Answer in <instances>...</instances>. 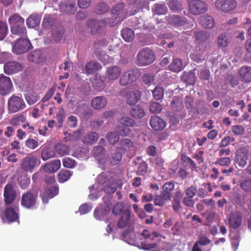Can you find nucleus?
<instances>
[{
    "label": "nucleus",
    "instance_id": "obj_1",
    "mask_svg": "<svg viewBox=\"0 0 251 251\" xmlns=\"http://www.w3.org/2000/svg\"><path fill=\"white\" fill-rule=\"evenodd\" d=\"M161 238V236L156 232L144 229L140 239H138L132 228L130 230L125 231L122 235V240L128 244L150 251H161L163 250Z\"/></svg>",
    "mask_w": 251,
    "mask_h": 251
},
{
    "label": "nucleus",
    "instance_id": "obj_2",
    "mask_svg": "<svg viewBox=\"0 0 251 251\" xmlns=\"http://www.w3.org/2000/svg\"><path fill=\"white\" fill-rule=\"evenodd\" d=\"M124 4L119 3L115 6L111 10L112 14L114 16L115 21L112 23H109L107 21H99L95 19H90L87 22V25L90 28L92 34L96 33L100 29L105 25L109 24L111 26L122 21L127 15L126 11L123 9Z\"/></svg>",
    "mask_w": 251,
    "mask_h": 251
},
{
    "label": "nucleus",
    "instance_id": "obj_3",
    "mask_svg": "<svg viewBox=\"0 0 251 251\" xmlns=\"http://www.w3.org/2000/svg\"><path fill=\"white\" fill-rule=\"evenodd\" d=\"M154 60L153 51L149 48H144L138 53L135 63L139 66H144L152 63Z\"/></svg>",
    "mask_w": 251,
    "mask_h": 251
},
{
    "label": "nucleus",
    "instance_id": "obj_4",
    "mask_svg": "<svg viewBox=\"0 0 251 251\" xmlns=\"http://www.w3.org/2000/svg\"><path fill=\"white\" fill-rule=\"evenodd\" d=\"M109 173H102L100 174L97 178V183L95 184H98L101 187V189H103L106 193H112L116 190V186L113 185H110V181Z\"/></svg>",
    "mask_w": 251,
    "mask_h": 251
},
{
    "label": "nucleus",
    "instance_id": "obj_5",
    "mask_svg": "<svg viewBox=\"0 0 251 251\" xmlns=\"http://www.w3.org/2000/svg\"><path fill=\"white\" fill-rule=\"evenodd\" d=\"M26 104L21 97L13 95L8 100V108L9 113H16L24 109Z\"/></svg>",
    "mask_w": 251,
    "mask_h": 251
},
{
    "label": "nucleus",
    "instance_id": "obj_6",
    "mask_svg": "<svg viewBox=\"0 0 251 251\" xmlns=\"http://www.w3.org/2000/svg\"><path fill=\"white\" fill-rule=\"evenodd\" d=\"M32 47L29 40L19 38L12 43V51L14 53L21 54L27 52Z\"/></svg>",
    "mask_w": 251,
    "mask_h": 251
},
{
    "label": "nucleus",
    "instance_id": "obj_7",
    "mask_svg": "<svg viewBox=\"0 0 251 251\" xmlns=\"http://www.w3.org/2000/svg\"><path fill=\"white\" fill-rule=\"evenodd\" d=\"M121 151H119L117 149L115 152L112 154L111 155L109 160L107 159L101 157L98 159V163L100 167L103 169L108 168L110 166V164L112 165H115L118 164L121 160L122 155Z\"/></svg>",
    "mask_w": 251,
    "mask_h": 251
},
{
    "label": "nucleus",
    "instance_id": "obj_8",
    "mask_svg": "<svg viewBox=\"0 0 251 251\" xmlns=\"http://www.w3.org/2000/svg\"><path fill=\"white\" fill-rule=\"evenodd\" d=\"M39 163L40 161L38 157L33 154H30L23 159L21 167L24 171L31 173L36 165Z\"/></svg>",
    "mask_w": 251,
    "mask_h": 251
},
{
    "label": "nucleus",
    "instance_id": "obj_9",
    "mask_svg": "<svg viewBox=\"0 0 251 251\" xmlns=\"http://www.w3.org/2000/svg\"><path fill=\"white\" fill-rule=\"evenodd\" d=\"M139 75V73L138 70H129L121 76L119 79V83L122 86H126L135 81Z\"/></svg>",
    "mask_w": 251,
    "mask_h": 251
},
{
    "label": "nucleus",
    "instance_id": "obj_10",
    "mask_svg": "<svg viewBox=\"0 0 251 251\" xmlns=\"http://www.w3.org/2000/svg\"><path fill=\"white\" fill-rule=\"evenodd\" d=\"M189 9L194 15L205 12L207 9V5L200 0H189Z\"/></svg>",
    "mask_w": 251,
    "mask_h": 251
},
{
    "label": "nucleus",
    "instance_id": "obj_11",
    "mask_svg": "<svg viewBox=\"0 0 251 251\" xmlns=\"http://www.w3.org/2000/svg\"><path fill=\"white\" fill-rule=\"evenodd\" d=\"M37 195L30 192L23 195L21 200L22 205L27 209H33L36 204Z\"/></svg>",
    "mask_w": 251,
    "mask_h": 251
},
{
    "label": "nucleus",
    "instance_id": "obj_12",
    "mask_svg": "<svg viewBox=\"0 0 251 251\" xmlns=\"http://www.w3.org/2000/svg\"><path fill=\"white\" fill-rule=\"evenodd\" d=\"M13 87V84L10 77L1 74L0 75V94L5 95L10 93Z\"/></svg>",
    "mask_w": 251,
    "mask_h": 251
},
{
    "label": "nucleus",
    "instance_id": "obj_13",
    "mask_svg": "<svg viewBox=\"0 0 251 251\" xmlns=\"http://www.w3.org/2000/svg\"><path fill=\"white\" fill-rule=\"evenodd\" d=\"M19 209L17 205L7 207L5 211V222L12 223L19 220Z\"/></svg>",
    "mask_w": 251,
    "mask_h": 251
},
{
    "label": "nucleus",
    "instance_id": "obj_14",
    "mask_svg": "<svg viewBox=\"0 0 251 251\" xmlns=\"http://www.w3.org/2000/svg\"><path fill=\"white\" fill-rule=\"evenodd\" d=\"M248 159V151L245 148H241L236 151L235 161L239 166L243 168L247 162Z\"/></svg>",
    "mask_w": 251,
    "mask_h": 251
},
{
    "label": "nucleus",
    "instance_id": "obj_15",
    "mask_svg": "<svg viewBox=\"0 0 251 251\" xmlns=\"http://www.w3.org/2000/svg\"><path fill=\"white\" fill-rule=\"evenodd\" d=\"M23 70L22 65L16 61H9L4 65V72L8 75H13L18 73Z\"/></svg>",
    "mask_w": 251,
    "mask_h": 251
},
{
    "label": "nucleus",
    "instance_id": "obj_16",
    "mask_svg": "<svg viewBox=\"0 0 251 251\" xmlns=\"http://www.w3.org/2000/svg\"><path fill=\"white\" fill-rule=\"evenodd\" d=\"M59 192L58 187L57 185L48 186L44 193L41 194L40 196L44 203L48 202V199L53 198Z\"/></svg>",
    "mask_w": 251,
    "mask_h": 251
},
{
    "label": "nucleus",
    "instance_id": "obj_17",
    "mask_svg": "<svg viewBox=\"0 0 251 251\" xmlns=\"http://www.w3.org/2000/svg\"><path fill=\"white\" fill-rule=\"evenodd\" d=\"M237 74L240 80L244 83L251 82V67L244 65L238 70Z\"/></svg>",
    "mask_w": 251,
    "mask_h": 251
},
{
    "label": "nucleus",
    "instance_id": "obj_18",
    "mask_svg": "<svg viewBox=\"0 0 251 251\" xmlns=\"http://www.w3.org/2000/svg\"><path fill=\"white\" fill-rule=\"evenodd\" d=\"M16 192L11 184H7L4 190V201L6 204L12 203L16 197Z\"/></svg>",
    "mask_w": 251,
    "mask_h": 251
},
{
    "label": "nucleus",
    "instance_id": "obj_19",
    "mask_svg": "<svg viewBox=\"0 0 251 251\" xmlns=\"http://www.w3.org/2000/svg\"><path fill=\"white\" fill-rule=\"evenodd\" d=\"M121 72L122 70L121 68L118 66L114 65L107 68L105 76L108 80L114 81L119 78Z\"/></svg>",
    "mask_w": 251,
    "mask_h": 251
},
{
    "label": "nucleus",
    "instance_id": "obj_20",
    "mask_svg": "<svg viewBox=\"0 0 251 251\" xmlns=\"http://www.w3.org/2000/svg\"><path fill=\"white\" fill-rule=\"evenodd\" d=\"M240 80L239 77H238L231 74H226L224 76L222 87L226 89L228 87V85H229L231 87L234 88L239 85Z\"/></svg>",
    "mask_w": 251,
    "mask_h": 251
},
{
    "label": "nucleus",
    "instance_id": "obj_21",
    "mask_svg": "<svg viewBox=\"0 0 251 251\" xmlns=\"http://www.w3.org/2000/svg\"><path fill=\"white\" fill-rule=\"evenodd\" d=\"M150 124L151 127L155 130H162L166 126L165 121L157 116L151 117Z\"/></svg>",
    "mask_w": 251,
    "mask_h": 251
},
{
    "label": "nucleus",
    "instance_id": "obj_22",
    "mask_svg": "<svg viewBox=\"0 0 251 251\" xmlns=\"http://www.w3.org/2000/svg\"><path fill=\"white\" fill-rule=\"evenodd\" d=\"M106 205H100L94 210V216L98 220H102L109 211L108 204Z\"/></svg>",
    "mask_w": 251,
    "mask_h": 251
},
{
    "label": "nucleus",
    "instance_id": "obj_23",
    "mask_svg": "<svg viewBox=\"0 0 251 251\" xmlns=\"http://www.w3.org/2000/svg\"><path fill=\"white\" fill-rule=\"evenodd\" d=\"M104 79L105 78L102 76L98 75H95L92 81V86L94 89L99 92L102 91L106 86Z\"/></svg>",
    "mask_w": 251,
    "mask_h": 251
},
{
    "label": "nucleus",
    "instance_id": "obj_24",
    "mask_svg": "<svg viewBox=\"0 0 251 251\" xmlns=\"http://www.w3.org/2000/svg\"><path fill=\"white\" fill-rule=\"evenodd\" d=\"M121 147L118 148L117 150L122 152L134 151L135 147L133 143L128 138H124L120 141Z\"/></svg>",
    "mask_w": 251,
    "mask_h": 251
},
{
    "label": "nucleus",
    "instance_id": "obj_25",
    "mask_svg": "<svg viewBox=\"0 0 251 251\" xmlns=\"http://www.w3.org/2000/svg\"><path fill=\"white\" fill-rule=\"evenodd\" d=\"M107 104V99L103 96H97L91 101V106L95 109H100L106 106Z\"/></svg>",
    "mask_w": 251,
    "mask_h": 251
},
{
    "label": "nucleus",
    "instance_id": "obj_26",
    "mask_svg": "<svg viewBox=\"0 0 251 251\" xmlns=\"http://www.w3.org/2000/svg\"><path fill=\"white\" fill-rule=\"evenodd\" d=\"M60 9L62 12L74 14L76 10L75 2L71 1L63 2L60 4Z\"/></svg>",
    "mask_w": 251,
    "mask_h": 251
},
{
    "label": "nucleus",
    "instance_id": "obj_27",
    "mask_svg": "<svg viewBox=\"0 0 251 251\" xmlns=\"http://www.w3.org/2000/svg\"><path fill=\"white\" fill-rule=\"evenodd\" d=\"M60 166V160L56 159L46 163L43 167V170L47 173H54L57 171Z\"/></svg>",
    "mask_w": 251,
    "mask_h": 251
},
{
    "label": "nucleus",
    "instance_id": "obj_28",
    "mask_svg": "<svg viewBox=\"0 0 251 251\" xmlns=\"http://www.w3.org/2000/svg\"><path fill=\"white\" fill-rule=\"evenodd\" d=\"M236 6V0H224L221 4V10L227 12L233 10Z\"/></svg>",
    "mask_w": 251,
    "mask_h": 251
},
{
    "label": "nucleus",
    "instance_id": "obj_29",
    "mask_svg": "<svg viewBox=\"0 0 251 251\" xmlns=\"http://www.w3.org/2000/svg\"><path fill=\"white\" fill-rule=\"evenodd\" d=\"M41 17L39 14L31 15L26 19V24L29 28H34L38 26L40 23Z\"/></svg>",
    "mask_w": 251,
    "mask_h": 251
},
{
    "label": "nucleus",
    "instance_id": "obj_30",
    "mask_svg": "<svg viewBox=\"0 0 251 251\" xmlns=\"http://www.w3.org/2000/svg\"><path fill=\"white\" fill-rule=\"evenodd\" d=\"M54 150L60 156H63L69 154L70 151V147L63 143H58L54 146Z\"/></svg>",
    "mask_w": 251,
    "mask_h": 251
},
{
    "label": "nucleus",
    "instance_id": "obj_31",
    "mask_svg": "<svg viewBox=\"0 0 251 251\" xmlns=\"http://www.w3.org/2000/svg\"><path fill=\"white\" fill-rule=\"evenodd\" d=\"M102 68L101 65L95 61L87 63L85 66V71L87 74H92L96 71H100Z\"/></svg>",
    "mask_w": 251,
    "mask_h": 251
},
{
    "label": "nucleus",
    "instance_id": "obj_32",
    "mask_svg": "<svg viewBox=\"0 0 251 251\" xmlns=\"http://www.w3.org/2000/svg\"><path fill=\"white\" fill-rule=\"evenodd\" d=\"M90 194L89 198L90 200H96L100 195V193L103 189H101V187L98 184H94L89 187Z\"/></svg>",
    "mask_w": 251,
    "mask_h": 251
},
{
    "label": "nucleus",
    "instance_id": "obj_33",
    "mask_svg": "<svg viewBox=\"0 0 251 251\" xmlns=\"http://www.w3.org/2000/svg\"><path fill=\"white\" fill-rule=\"evenodd\" d=\"M242 217L238 213L232 214L229 217V223L230 226L234 228H237L241 225Z\"/></svg>",
    "mask_w": 251,
    "mask_h": 251
},
{
    "label": "nucleus",
    "instance_id": "obj_34",
    "mask_svg": "<svg viewBox=\"0 0 251 251\" xmlns=\"http://www.w3.org/2000/svg\"><path fill=\"white\" fill-rule=\"evenodd\" d=\"M168 22L173 26H180L183 25L186 21L183 17L177 15H172L168 18Z\"/></svg>",
    "mask_w": 251,
    "mask_h": 251
},
{
    "label": "nucleus",
    "instance_id": "obj_35",
    "mask_svg": "<svg viewBox=\"0 0 251 251\" xmlns=\"http://www.w3.org/2000/svg\"><path fill=\"white\" fill-rule=\"evenodd\" d=\"M99 135L97 133L91 131L87 133L82 139V142L86 144L93 145L98 140Z\"/></svg>",
    "mask_w": 251,
    "mask_h": 251
},
{
    "label": "nucleus",
    "instance_id": "obj_36",
    "mask_svg": "<svg viewBox=\"0 0 251 251\" xmlns=\"http://www.w3.org/2000/svg\"><path fill=\"white\" fill-rule=\"evenodd\" d=\"M171 195L170 193H163L160 195H157L154 198V204L155 205L162 206L165 204L166 201L171 199Z\"/></svg>",
    "mask_w": 251,
    "mask_h": 251
},
{
    "label": "nucleus",
    "instance_id": "obj_37",
    "mask_svg": "<svg viewBox=\"0 0 251 251\" xmlns=\"http://www.w3.org/2000/svg\"><path fill=\"white\" fill-rule=\"evenodd\" d=\"M141 96L140 92L135 90L130 92L127 95V102L129 105L135 104L139 100Z\"/></svg>",
    "mask_w": 251,
    "mask_h": 251
},
{
    "label": "nucleus",
    "instance_id": "obj_38",
    "mask_svg": "<svg viewBox=\"0 0 251 251\" xmlns=\"http://www.w3.org/2000/svg\"><path fill=\"white\" fill-rule=\"evenodd\" d=\"M11 31L13 34L18 36H25L26 33V28L25 26V23L23 25H18L11 27Z\"/></svg>",
    "mask_w": 251,
    "mask_h": 251
},
{
    "label": "nucleus",
    "instance_id": "obj_39",
    "mask_svg": "<svg viewBox=\"0 0 251 251\" xmlns=\"http://www.w3.org/2000/svg\"><path fill=\"white\" fill-rule=\"evenodd\" d=\"M170 70L175 72H179L183 68L182 60L178 58H175L169 66Z\"/></svg>",
    "mask_w": 251,
    "mask_h": 251
},
{
    "label": "nucleus",
    "instance_id": "obj_40",
    "mask_svg": "<svg viewBox=\"0 0 251 251\" xmlns=\"http://www.w3.org/2000/svg\"><path fill=\"white\" fill-rule=\"evenodd\" d=\"M130 113L132 117L138 119L142 118L145 115L144 110L139 105H137L132 108Z\"/></svg>",
    "mask_w": 251,
    "mask_h": 251
},
{
    "label": "nucleus",
    "instance_id": "obj_41",
    "mask_svg": "<svg viewBox=\"0 0 251 251\" xmlns=\"http://www.w3.org/2000/svg\"><path fill=\"white\" fill-rule=\"evenodd\" d=\"M28 60L36 63H39L43 60L42 52L40 50H36L30 53L28 56Z\"/></svg>",
    "mask_w": 251,
    "mask_h": 251
},
{
    "label": "nucleus",
    "instance_id": "obj_42",
    "mask_svg": "<svg viewBox=\"0 0 251 251\" xmlns=\"http://www.w3.org/2000/svg\"><path fill=\"white\" fill-rule=\"evenodd\" d=\"M10 26H13L19 24L23 25L25 20L18 14H15L11 16L8 20Z\"/></svg>",
    "mask_w": 251,
    "mask_h": 251
},
{
    "label": "nucleus",
    "instance_id": "obj_43",
    "mask_svg": "<svg viewBox=\"0 0 251 251\" xmlns=\"http://www.w3.org/2000/svg\"><path fill=\"white\" fill-rule=\"evenodd\" d=\"M182 79L189 85L193 84L196 80L195 73L194 71L183 73L182 76Z\"/></svg>",
    "mask_w": 251,
    "mask_h": 251
},
{
    "label": "nucleus",
    "instance_id": "obj_44",
    "mask_svg": "<svg viewBox=\"0 0 251 251\" xmlns=\"http://www.w3.org/2000/svg\"><path fill=\"white\" fill-rule=\"evenodd\" d=\"M121 35L123 39L127 42L132 41L134 38V33L130 28L124 29L121 32Z\"/></svg>",
    "mask_w": 251,
    "mask_h": 251
},
{
    "label": "nucleus",
    "instance_id": "obj_45",
    "mask_svg": "<svg viewBox=\"0 0 251 251\" xmlns=\"http://www.w3.org/2000/svg\"><path fill=\"white\" fill-rule=\"evenodd\" d=\"M55 156V151L49 148H44L41 152L42 159L44 161H46L51 158L54 157Z\"/></svg>",
    "mask_w": 251,
    "mask_h": 251
},
{
    "label": "nucleus",
    "instance_id": "obj_46",
    "mask_svg": "<svg viewBox=\"0 0 251 251\" xmlns=\"http://www.w3.org/2000/svg\"><path fill=\"white\" fill-rule=\"evenodd\" d=\"M130 214L128 212H125L119 220L117 226L119 228H123L126 226L129 221Z\"/></svg>",
    "mask_w": 251,
    "mask_h": 251
},
{
    "label": "nucleus",
    "instance_id": "obj_47",
    "mask_svg": "<svg viewBox=\"0 0 251 251\" xmlns=\"http://www.w3.org/2000/svg\"><path fill=\"white\" fill-rule=\"evenodd\" d=\"M155 14L164 15L167 12V7L163 4H156L153 5L152 8Z\"/></svg>",
    "mask_w": 251,
    "mask_h": 251
},
{
    "label": "nucleus",
    "instance_id": "obj_48",
    "mask_svg": "<svg viewBox=\"0 0 251 251\" xmlns=\"http://www.w3.org/2000/svg\"><path fill=\"white\" fill-rule=\"evenodd\" d=\"M73 172L70 170H63L58 174V181L59 182L63 183L68 180L72 175Z\"/></svg>",
    "mask_w": 251,
    "mask_h": 251
},
{
    "label": "nucleus",
    "instance_id": "obj_49",
    "mask_svg": "<svg viewBox=\"0 0 251 251\" xmlns=\"http://www.w3.org/2000/svg\"><path fill=\"white\" fill-rule=\"evenodd\" d=\"M27 102L29 105H33L40 99V96L36 93H28L25 96Z\"/></svg>",
    "mask_w": 251,
    "mask_h": 251
},
{
    "label": "nucleus",
    "instance_id": "obj_50",
    "mask_svg": "<svg viewBox=\"0 0 251 251\" xmlns=\"http://www.w3.org/2000/svg\"><path fill=\"white\" fill-rule=\"evenodd\" d=\"M106 138L110 144L114 145L119 140V135L116 131L111 132L107 134Z\"/></svg>",
    "mask_w": 251,
    "mask_h": 251
},
{
    "label": "nucleus",
    "instance_id": "obj_51",
    "mask_svg": "<svg viewBox=\"0 0 251 251\" xmlns=\"http://www.w3.org/2000/svg\"><path fill=\"white\" fill-rule=\"evenodd\" d=\"M201 21L202 25L205 28H211L214 26V21L210 16L202 17Z\"/></svg>",
    "mask_w": 251,
    "mask_h": 251
},
{
    "label": "nucleus",
    "instance_id": "obj_52",
    "mask_svg": "<svg viewBox=\"0 0 251 251\" xmlns=\"http://www.w3.org/2000/svg\"><path fill=\"white\" fill-rule=\"evenodd\" d=\"M191 58L196 62H199L205 59V55L203 51H198L197 49L193 53L191 54Z\"/></svg>",
    "mask_w": 251,
    "mask_h": 251
},
{
    "label": "nucleus",
    "instance_id": "obj_53",
    "mask_svg": "<svg viewBox=\"0 0 251 251\" xmlns=\"http://www.w3.org/2000/svg\"><path fill=\"white\" fill-rule=\"evenodd\" d=\"M88 151L86 148L75 149L73 155L75 157L82 159L86 157V154Z\"/></svg>",
    "mask_w": 251,
    "mask_h": 251
},
{
    "label": "nucleus",
    "instance_id": "obj_54",
    "mask_svg": "<svg viewBox=\"0 0 251 251\" xmlns=\"http://www.w3.org/2000/svg\"><path fill=\"white\" fill-rule=\"evenodd\" d=\"M53 23L54 21L51 17L50 15H46L44 17L42 25L46 29L51 28Z\"/></svg>",
    "mask_w": 251,
    "mask_h": 251
},
{
    "label": "nucleus",
    "instance_id": "obj_55",
    "mask_svg": "<svg viewBox=\"0 0 251 251\" xmlns=\"http://www.w3.org/2000/svg\"><path fill=\"white\" fill-rule=\"evenodd\" d=\"M154 98L157 100H161L164 95V89L160 86L156 87L152 91Z\"/></svg>",
    "mask_w": 251,
    "mask_h": 251
},
{
    "label": "nucleus",
    "instance_id": "obj_56",
    "mask_svg": "<svg viewBox=\"0 0 251 251\" xmlns=\"http://www.w3.org/2000/svg\"><path fill=\"white\" fill-rule=\"evenodd\" d=\"M142 80L145 84L150 86L153 83L154 76L152 74H145L142 77Z\"/></svg>",
    "mask_w": 251,
    "mask_h": 251
},
{
    "label": "nucleus",
    "instance_id": "obj_57",
    "mask_svg": "<svg viewBox=\"0 0 251 251\" xmlns=\"http://www.w3.org/2000/svg\"><path fill=\"white\" fill-rule=\"evenodd\" d=\"M84 133L83 129H79L74 131L72 134H69L70 136V141L72 142H76L79 140L81 135Z\"/></svg>",
    "mask_w": 251,
    "mask_h": 251
},
{
    "label": "nucleus",
    "instance_id": "obj_58",
    "mask_svg": "<svg viewBox=\"0 0 251 251\" xmlns=\"http://www.w3.org/2000/svg\"><path fill=\"white\" fill-rule=\"evenodd\" d=\"M26 120V117L24 114L13 118L10 122L13 126H18L24 122Z\"/></svg>",
    "mask_w": 251,
    "mask_h": 251
},
{
    "label": "nucleus",
    "instance_id": "obj_59",
    "mask_svg": "<svg viewBox=\"0 0 251 251\" xmlns=\"http://www.w3.org/2000/svg\"><path fill=\"white\" fill-rule=\"evenodd\" d=\"M120 122L124 126L128 127L133 126L135 123L134 120L129 117H122L120 119Z\"/></svg>",
    "mask_w": 251,
    "mask_h": 251
},
{
    "label": "nucleus",
    "instance_id": "obj_60",
    "mask_svg": "<svg viewBox=\"0 0 251 251\" xmlns=\"http://www.w3.org/2000/svg\"><path fill=\"white\" fill-rule=\"evenodd\" d=\"M170 9L175 11H179L182 9L181 3L177 0H171L169 1Z\"/></svg>",
    "mask_w": 251,
    "mask_h": 251
},
{
    "label": "nucleus",
    "instance_id": "obj_61",
    "mask_svg": "<svg viewBox=\"0 0 251 251\" xmlns=\"http://www.w3.org/2000/svg\"><path fill=\"white\" fill-rule=\"evenodd\" d=\"M62 162L63 165L65 168H73L76 165V163L75 161L70 157H66L64 158Z\"/></svg>",
    "mask_w": 251,
    "mask_h": 251
},
{
    "label": "nucleus",
    "instance_id": "obj_62",
    "mask_svg": "<svg viewBox=\"0 0 251 251\" xmlns=\"http://www.w3.org/2000/svg\"><path fill=\"white\" fill-rule=\"evenodd\" d=\"M8 27L7 25L3 22H0V41L3 40L7 33Z\"/></svg>",
    "mask_w": 251,
    "mask_h": 251
},
{
    "label": "nucleus",
    "instance_id": "obj_63",
    "mask_svg": "<svg viewBox=\"0 0 251 251\" xmlns=\"http://www.w3.org/2000/svg\"><path fill=\"white\" fill-rule=\"evenodd\" d=\"M25 146L30 149L34 150L38 147V142L34 139L29 138L25 141Z\"/></svg>",
    "mask_w": 251,
    "mask_h": 251
},
{
    "label": "nucleus",
    "instance_id": "obj_64",
    "mask_svg": "<svg viewBox=\"0 0 251 251\" xmlns=\"http://www.w3.org/2000/svg\"><path fill=\"white\" fill-rule=\"evenodd\" d=\"M162 107L159 103L152 102L151 103L150 111L151 113H158L161 111Z\"/></svg>",
    "mask_w": 251,
    "mask_h": 251
}]
</instances>
